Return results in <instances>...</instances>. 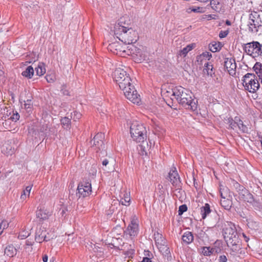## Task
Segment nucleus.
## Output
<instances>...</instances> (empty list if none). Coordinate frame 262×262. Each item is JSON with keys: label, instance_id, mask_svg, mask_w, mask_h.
Wrapping results in <instances>:
<instances>
[{"label": "nucleus", "instance_id": "39", "mask_svg": "<svg viewBox=\"0 0 262 262\" xmlns=\"http://www.w3.org/2000/svg\"><path fill=\"white\" fill-rule=\"evenodd\" d=\"M121 239L120 238H113L112 241L111 243H109L108 244L110 245L113 246L114 248H117L119 250L121 249V248L119 247V245L117 243V242H120V241H121Z\"/></svg>", "mask_w": 262, "mask_h": 262}, {"label": "nucleus", "instance_id": "21", "mask_svg": "<svg viewBox=\"0 0 262 262\" xmlns=\"http://www.w3.org/2000/svg\"><path fill=\"white\" fill-rule=\"evenodd\" d=\"M17 250L13 245H8L4 251V253L9 257H12L16 254Z\"/></svg>", "mask_w": 262, "mask_h": 262}, {"label": "nucleus", "instance_id": "54", "mask_svg": "<svg viewBox=\"0 0 262 262\" xmlns=\"http://www.w3.org/2000/svg\"><path fill=\"white\" fill-rule=\"evenodd\" d=\"M1 224L2 225V230L7 228L8 227V223L6 221H2L0 220Z\"/></svg>", "mask_w": 262, "mask_h": 262}, {"label": "nucleus", "instance_id": "48", "mask_svg": "<svg viewBox=\"0 0 262 262\" xmlns=\"http://www.w3.org/2000/svg\"><path fill=\"white\" fill-rule=\"evenodd\" d=\"M210 4L213 9L216 10L217 8L216 5H219V2L216 0H212L210 1Z\"/></svg>", "mask_w": 262, "mask_h": 262}, {"label": "nucleus", "instance_id": "7", "mask_svg": "<svg viewBox=\"0 0 262 262\" xmlns=\"http://www.w3.org/2000/svg\"><path fill=\"white\" fill-rule=\"evenodd\" d=\"M261 26L262 21L258 13L254 11L250 13L248 24L249 31L251 32L256 33Z\"/></svg>", "mask_w": 262, "mask_h": 262}, {"label": "nucleus", "instance_id": "24", "mask_svg": "<svg viewBox=\"0 0 262 262\" xmlns=\"http://www.w3.org/2000/svg\"><path fill=\"white\" fill-rule=\"evenodd\" d=\"M253 69L257 74L259 79L261 80L262 84V63L260 62H256L253 67Z\"/></svg>", "mask_w": 262, "mask_h": 262}, {"label": "nucleus", "instance_id": "11", "mask_svg": "<svg viewBox=\"0 0 262 262\" xmlns=\"http://www.w3.org/2000/svg\"><path fill=\"white\" fill-rule=\"evenodd\" d=\"M154 237L156 245L161 252L166 254L169 252V248L166 245V241L161 234L158 232H155Z\"/></svg>", "mask_w": 262, "mask_h": 262}, {"label": "nucleus", "instance_id": "35", "mask_svg": "<svg viewBox=\"0 0 262 262\" xmlns=\"http://www.w3.org/2000/svg\"><path fill=\"white\" fill-rule=\"evenodd\" d=\"M141 144L140 145H139V147H138V150H139V152L140 154V155H147V150H146V147L145 146V143H144V141L143 142H141Z\"/></svg>", "mask_w": 262, "mask_h": 262}, {"label": "nucleus", "instance_id": "60", "mask_svg": "<svg viewBox=\"0 0 262 262\" xmlns=\"http://www.w3.org/2000/svg\"><path fill=\"white\" fill-rule=\"evenodd\" d=\"M259 138H260V143H261V149H262V137H259Z\"/></svg>", "mask_w": 262, "mask_h": 262}, {"label": "nucleus", "instance_id": "51", "mask_svg": "<svg viewBox=\"0 0 262 262\" xmlns=\"http://www.w3.org/2000/svg\"><path fill=\"white\" fill-rule=\"evenodd\" d=\"M29 235V233L28 232H25L24 231L19 233L18 235V237L21 239H24L27 238Z\"/></svg>", "mask_w": 262, "mask_h": 262}, {"label": "nucleus", "instance_id": "16", "mask_svg": "<svg viewBox=\"0 0 262 262\" xmlns=\"http://www.w3.org/2000/svg\"><path fill=\"white\" fill-rule=\"evenodd\" d=\"M47 232L44 228H41L37 229L36 231L35 240L36 242L41 243L43 241H49L50 238L47 236Z\"/></svg>", "mask_w": 262, "mask_h": 262}, {"label": "nucleus", "instance_id": "34", "mask_svg": "<svg viewBox=\"0 0 262 262\" xmlns=\"http://www.w3.org/2000/svg\"><path fill=\"white\" fill-rule=\"evenodd\" d=\"M130 199V197L128 196L127 193L124 194V198L121 199L119 203L123 205L128 206L129 205Z\"/></svg>", "mask_w": 262, "mask_h": 262}, {"label": "nucleus", "instance_id": "28", "mask_svg": "<svg viewBox=\"0 0 262 262\" xmlns=\"http://www.w3.org/2000/svg\"><path fill=\"white\" fill-rule=\"evenodd\" d=\"M108 49L116 54H118V51H121L120 46L118 42H113L109 44Z\"/></svg>", "mask_w": 262, "mask_h": 262}, {"label": "nucleus", "instance_id": "19", "mask_svg": "<svg viewBox=\"0 0 262 262\" xmlns=\"http://www.w3.org/2000/svg\"><path fill=\"white\" fill-rule=\"evenodd\" d=\"M33 242L29 240L26 241L23 251L24 255H30L34 253L35 250L33 248Z\"/></svg>", "mask_w": 262, "mask_h": 262}, {"label": "nucleus", "instance_id": "4", "mask_svg": "<svg viewBox=\"0 0 262 262\" xmlns=\"http://www.w3.org/2000/svg\"><path fill=\"white\" fill-rule=\"evenodd\" d=\"M130 133L133 140L136 142H143L146 139L145 127L139 121H133L130 126Z\"/></svg>", "mask_w": 262, "mask_h": 262}, {"label": "nucleus", "instance_id": "44", "mask_svg": "<svg viewBox=\"0 0 262 262\" xmlns=\"http://www.w3.org/2000/svg\"><path fill=\"white\" fill-rule=\"evenodd\" d=\"M212 57L211 53L208 52L203 53L201 55L200 57L205 59L209 60Z\"/></svg>", "mask_w": 262, "mask_h": 262}, {"label": "nucleus", "instance_id": "8", "mask_svg": "<svg viewBox=\"0 0 262 262\" xmlns=\"http://www.w3.org/2000/svg\"><path fill=\"white\" fill-rule=\"evenodd\" d=\"M188 92L190 91L182 86H176L171 89V92L167 91V93L171 94V99L173 101L176 100L178 103L182 100L185 97L187 96Z\"/></svg>", "mask_w": 262, "mask_h": 262}, {"label": "nucleus", "instance_id": "40", "mask_svg": "<svg viewBox=\"0 0 262 262\" xmlns=\"http://www.w3.org/2000/svg\"><path fill=\"white\" fill-rule=\"evenodd\" d=\"M212 250L210 247H204L202 248V252L205 256H210L212 253Z\"/></svg>", "mask_w": 262, "mask_h": 262}, {"label": "nucleus", "instance_id": "10", "mask_svg": "<svg viewBox=\"0 0 262 262\" xmlns=\"http://www.w3.org/2000/svg\"><path fill=\"white\" fill-rule=\"evenodd\" d=\"M91 192V183L89 181H83L78 184L76 194L78 198H85L89 196Z\"/></svg>", "mask_w": 262, "mask_h": 262}, {"label": "nucleus", "instance_id": "61", "mask_svg": "<svg viewBox=\"0 0 262 262\" xmlns=\"http://www.w3.org/2000/svg\"><path fill=\"white\" fill-rule=\"evenodd\" d=\"M77 115H78V116H77V118H79L80 117L81 114H79H79H78V113H77Z\"/></svg>", "mask_w": 262, "mask_h": 262}, {"label": "nucleus", "instance_id": "57", "mask_svg": "<svg viewBox=\"0 0 262 262\" xmlns=\"http://www.w3.org/2000/svg\"><path fill=\"white\" fill-rule=\"evenodd\" d=\"M48 259V256L47 255L45 254L42 257V260L43 262H47Z\"/></svg>", "mask_w": 262, "mask_h": 262}, {"label": "nucleus", "instance_id": "38", "mask_svg": "<svg viewBox=\"0 0 262 262\" xmlns=\"http://www.w3.org/2000/svg\"><path fill=\"white\" fill-rule=\"evenodd\" d=\"M238 121L232 119H228V123L229 124V127L233 129H234L236 126L238 127Z\"/></svg>", "mask_w": 262, "mask_h": 262}, {"label": "nucleus", "instance_id": "36", "mask_svg": "<svg viewBox=\"0 0 262 262\" xmlns=\"http://www.w3.org/2000/svg\"><path fill=\"white\" fill-rule=\"evenodd\" d=\"M31 188V186H28L26 187L25 190L23 191V193L21 194L20 196V199L21 200H25L26 198L27 195H29Z\"/></svg>", "mask_w": 262, "mask_h": 262}, {"label": "nucleus", "instance_id": "30", "mask_svg": "<svg viewBox=\"0 0 262 262\" xmlns=\"http://www.w3.org/2000/svg\"><path fill=\"white\" fill-rule=\"evenodd\" d=\"M209 47L210 50L212 52H216L219 51L222 48L220 42L216 43L215 42H212L210 43Z\"/></svg>", "mask_w": 262, "mask_h": 262}, {"label": "nucleus", "instance_id": "20", "mask_svg": "<svg viewBox=\"0 0 262 262\" xmlns=\"http://www.w3.org/2000/svg\"><path fill=\"white\" fill-rule=\"evenodd\" d=\"M123 250V254L128 257H131L134 254V250L131 247V245L123 243L121 249Z\"/></svg>", "mask_w": 262, "mask_h": 262}, {"label": "nucleus", "instance_id": "13", "mask_svg": "<svg viewBox=\"0 0 262 262\" xmlns=\"http://www.w3.org/2000/svg\"><path fill=\"white\" fill-rule=\"evenodd\" d=\"M238 194L239 199L248 203L253 202V196L243 186L239 185Z\"/></svg>", "mask_w": 262, "mask_h": 262}, {"label": "nucleus", "instance_id": "9", "mask_svg": "<svg viewBox=\"0 0 262 262\" xmlns=\"http://www.w3.org/2000/svg\"><path fill=\"white\" fill-rule=\"evenodd\" d=\"M192 97L193 95L190 91V92H188L187 96L185 97L179 103L186 109L193 112L195 111L198 108V101Z\"/></svg>", "mask_w": 262, "mask_h": 262}, {"label": "nucleus", "instance_id": "3", "mask_svg": "<svg viewBox=\"0 0 262 262\" xmlns=\"http://www.w3.org/2000/svg\"><path fill=\"white\" fill-rule=\"evenodd\" d=\"M223 235L228 247H232L233 251L240 248L239 239L235 225L228 223L223 229Z\"/></svg>", "mask_w": 262, "mask_h": 262}, {"label": "nucleus", "instance_id": "22", "mask_svg": "<svg viewBox=\"0 0 262 262\" xmlns=\"http://www.w3.org/2000/svg\"><path fill=\"white\" fill-rule=\"evenodd\" d=\"M183 242L186 244H189L193 241V236L191 232H185L182 237Z\"/></svg>", "mask_w": 262, "mask_h": 262}, {"label": "nucleus", "instance_id": "17", "mask_svg": "<svg viewBox=\"0 0 262 262\" xmlns=\"http://www.w3.org/2000/svg\"><path fill=\"white\" fill-rule=\"evenodd\" d=\"M138 232V224L136 220L131 221V223L128 226L125 233L130 237L136 236Z\"/></svg>", "mask_w": 262, "mask_h": 262}, {"label": "nucleus", "instance_id": "41", "mask_svg": "<svg viewBox=\"0 0 262 262\" xmlns=\"http://www.w3.org/2000/svg\"><path fill=\"white\" fill-rule=\"evenodd\" d=\"M109 161L108 159H104L102 160V169L104 170H105V171H108L110 170L109 167H107V165H108L109 164Z\"/></svg>", "mask_w": 262, "mask_h": 262}, {"label": "nucleus", "instance_id": "18", "mask_svg": "<svg viewBox=\"0 0 262 262\" xmlns=\"http://www.w3.org/2000/svg\"><path fill=\"white\" fill-rule=\"evenodd\" d=\"M227 196L226 194L224 195L223 192H221L222 200H221V205L225 209L229 210L232 206V203L230 200L226 199Z\"/></svg>", "mask_w": 262, "mask_h": 262}, {"label": "nucleus", "instance_id": "42", "mask_svg": "<svg viewBox=\"0 0 262 262\" xmlns=\"http://www.w3.org/2000/svg\"><path fill=\"white\" fill-rule=\"evenodd\" d=\"M187 210V206L186 204L181 205L179 208L178 213L179 215H182L184 212Z\"/></svg>", "mask_w": 262, "mask_h": 262}, {"label": "nucleus", "instance_id": "56", "mask_svg": "<svg viewBox=\"0 0 262 262\" xmlns=\"http://www.w3.org/2000/svg\"><path fill=\"white\" fill-rule=\"evenodd\" d=\"M140 262H151L150 258L145 257L143 258L142 260Z\"/></svg>", "mask_w": 262, "mask_h": 262}, {"label": "nucleus", "instance_id": "53", "mask_svg": "<svg viewBox=\"0 0 262 262\" xmlns=\"http://www.w3.org/2000/svg\"><path fill=\"white\" fill-rule=\"evenodd\" d=\"M220 262H226L227 258L225 255H220L219 259Z\"/></svg>", "mask_w": 262, "mask_h": 262}, {"label": "nucleus", "instance_id": "49", "mask_svg": "<svg viewBox=\"0 0 262 262\" xmlns=\"http://www.w3.org/2000/svg\"><path fill=\"white\" fill-rule=\"evenodd\" d=\"M249 203L251 204L255 208H260L261 206L260 203L257 201H255L254 199L253 202Z\"/></svg>", "mask_w": 262, "mask_h": 262}, {"label": "nucleus", "instance_id": "46", "mask_svg": "<svg viewBox=\"0 0 262 262\" xmlns=\"http://www.w3.org/2000/svg\"><path fill=\"white\" fill-rule=\"evenodd\" d=\"M222 191L223 192V193H224V195H225V194H226V196H227L228 191V188L225 187V186H224L222 185H220V193L221 195Z\"/></svg>", "mask_w": 262, "mask_h": 262}, {"label": "nucleus", "instance_id": "29", "mask_svg": "<svg viewBox=\"0 0 262 262\" xmlns=\"http://www.w3.org/2000/svg\"><path fill=\"white\" fill-rule=\"evenodd\" d=\"M186 12L188 13L191 12L203 13L205 12L204 9L203 7H190L186 9Z\"/></svg>", "mask_w": 262, "mask_h": 262}, {"label": "nucleus", "instance_id": "23", "mask_svg": "<svg viewBox=\"0 0 262 262\" xmlns=\"http://www.w3.org/2000/svg\"><path fill=\"white\" fill-rule=\"evenodd\" d=\"M200 212L202 219H205L211 212L210 205L208 203H206L204 206L201 207Z\"/></svg>", "mask_w": 262, "mask_h": 262}, {"label": "nucleus", "instance_id": "55", "mask_svg": "<svg viewBox=\"0 0 262 262\" xmlns=\"http://www.w3.org/2000/svg\"><path fill=\"white\" fill-rule=\"evenodd\" d=\"M139 53L140 58L139 59H137V60L138 62H141L142 60L144 59L145 56L142 53H140V52Z\"/></svg>", "mask_w": 262, "mask_h": 262}, {"label": "nucleus", "instance_id": "26", "mask_svg": "<svg viewBox=\"0 0 262 262\" xmlns=\"http://www.w3.org/2000/svg\"><path fill=\"white\" fill-rule=\"evenodd\" d=\"M50 214L49 212H46L45 210L39 209L36 211L37 218L41 220H46L48 219Z\"/></svg>", "mask_w": 262, "mask_h": 262}, {"label": "nucleus", "instance_id": "33", "mask_svg": "<svg viewBox=\"0 0 262 262\" xmlns=\"http://www.w3.org/2000/svg\"><path fill=\"white\" fill-rule=\"evenodd\" d=\"M193 48V45H188L180 51L179 55L181 56L185 57L189 51H191Z\"/></svg>", "mask_w": 262, "mask_h": 262}, {"label": "nucleus", "instance_id": "6", "mask_svg": "<svg viewBox=\"0 0 262 262\" xmlns=\"http://www.w3.org/2000/svg\"><path fill=\"white\" fill-rule=\"evenodd\" d=\"M243 49L247 55L253 58L258 57L262 54V45L256 41L244 44Z\"/></svg>", "mask_w": 262, "mask_h": 262}, {"label": "nucleus", "instance_id": "45", "mask_svg": "<svg viewBox=\"0 0 262 262\" xmlns=\"http://www.w3.org/2000/svg\"><path fill=\"white\" fill-rule=\"evenodd\" d=\"M60 91L63 95H69V90L67 89L66 85L63 84L61 86Z\"/></svg>", "mask_w": 262, "mask_h": 262}, {"label": "nucleus", "instance_id": "58", "mask_svg": "<svg viewBox=\"0 0 262 262\" xmlns=\"http://www.w3.org/2000/svg\"><path fill=\"white\" fill-rule=\"evenodd\" d=\"M97 170L95 168H93V169H92V172H90V173H92V175H95L96 174Z\"/></svg>", "mask_w": 262, "mask_h": 262}, {"label": "nucleus", "instance_id": "31", "mask_svg": "<svg viewBox=\"0 0 262 262\" xmlns=\"http://www.w3.org/2000/svg\"><path fill=\"white\" fill-rule=\"evenodd\" d=\"M36 74L39 76L43 75L46 73V69L42 63H39L35 68Z\"/></svg>", "mask_w": 262, "mask_h": 262}, {"label": "nucleus", "instance_id": "43", "mask_svg": "<svg viewBox=\"0 0 262 262\" xmlns=\"http://www.w3.org/2000/svg\"><path fill=\"white\" fill-rule=\"evenodd\" d=\"M24 102H25L24 106H25V109H26V110L30 109V110H31V109L33 106V104L32 103L31 100L28 99L26 101H24Z\"/></svg>", "mask_w": 262, "mask_h": 262}, {"label": "nucleus", "instance_id": "12", "mask_svg": "<svg viewBox=\"0 0 262 262\" xmlns=\"http://www.w3.org/2000/svg\"><path fill=\"white\" fill-rule=\"evenodd\" d=\"M104 134L102 133H98L91 141V143L93 146L95 147L96 149H98L97 151L104 149L105 145L104 143Z\"/></svg>", "mask_w": 262, "mask_h": 262}, {"label": "nucleus", "instance_id": "2", "mask_svg": "<svg viewBox=\"0 0 262 262\" xmlns=\"http://www.w3.org/2000/svg\"><path fill=\"white\" fill-rule=\"evenodd\" d=\"M126 17H122L114 26V34L120 40L125 44L136 42L138 39V33L125 22Z\"/></svg>", "mask_w": 262, "mask_h": 262}, {"label": "nucleus", "instance_id": "27", "mask_svg": "<svg viewBox=\"0 0 262 262\" xmlns=\"http://www.w3.org/2000/svg\"><path fill=\"white\" fill-rule=\"evenodd\" d=\"M235 119L238 121V127L239 129L243 133H249L248 127L244 124L243 121L237 117H235Z\"/></svg>", "mask_w": 262, "mask_h": 262}, {"label": "nucleus", "instance_id": "15", "mask_svg": "<svg viewBox=\"0 0 262 262\" xmlns=\"http://www.w3.org/2000/svg\"><path fill=\"white\" fill-rule=\"evenodd\" d=\"M224 67L230 75L235 74L236 64L235 61L232 58H226L224 61Z\"/></svg>", "mask_w": 262, "mask_h": 262}, {"label": "nucleus", "instance_id": "5", "mask_svg": "<svg viewBox=\"0 0 262 262\" xmlns=\"http://www.w3.org/2000/svg\"><path fill=\"white\" fill-rule=\"evenodd\" d=\"M242 80L245 89L250 93L256 92L259 88V82L253 73H247L243 77Z\"/></svg>", "mask_w": 262, "mask_h": 262}, {"label": "nucleus", "instance_id": "25", "mask_svg": "<svg viewBox=\"0 0 262 262\" xmlns=\"http://www.w3.org/2000/svg\"><path fill=\"white\" fill-rule=\"evenodd\" d=\"M34 73V70L32 66H29L21 73V75L28 79H31L33 77Z\"/></svg>", "mask_w": 262, "mask_h": 262}, {"label": "nucleus", "instance_id": "32", "mask_svg": "<svg viewBox=\"0 0 262 262\" xmlns=\"http://www.w3.org/2000/svg\"><path fill=\"white\" fill-rule=\"evenodd\" d=\"M204 72L207 73V75L211 76L214 73L213 72V66L208 62L204 63Z\"/></svg>", "mask_w": 262, "mask_h": 262}, {"label": "nucleus", "instance_id": "14", "mask_svg": "<svg viewBox=\"0 0 262 262\" xmlns=\"http://www.w3.org/2000/svg\"><path fill=\"white\" fill-rule=\"evenodd\" d=\"M168 177L170 182L173 186L176 187L180 186V178L176 167H173L170 169L168 173Z\"/></svg>", "mask_w": 262, "mask_h": 262}, {"label": "nucleus", "instance_id": "50", "mask_svg": "<svg viewBox=\"0 0 262 262\" xmlns=\"http://www.w3.org/2000/svg\"><path fill=\"white\" fill-rule=\"evenodd\" d=\"M228 31L226 30V31H221L220 33H219V37L221 38H224L225 37H226L227 36V35L228 34Z\"/></svg>", "mask_w": 262, "mask_h": 262}, {"label": "nucleus", "instance_id": "37", "mask_svg": "<svg viewBox=\"0 0 262 262\" xmlns=\"http://www.w3.org/2000/svg\"><path fill=\"white\" fill-rule=\"evenodd\" d=\"M61 123L63 126H66V128H68L70 127V123H71V119L69 118L68 117H65L63 118H62L61 119Z\"/></svg>", "mask_w": 262, "mask_h": 262}, {"label": "nucleus", "instance_id": "1", "mask_svg": "<svg viewBox=\"0 0 262 262\" xmlns=\"http://www.w3.org/2000/svg\"><path fill=\"white\" fill-rule=\"evenodd\" d=\"M114 80L123 91L126 98L133 103L139 104L140 96L137 93L128 74L123 69L118 68L113 72Z\"/></svg>", "mask_w": 262, "mask_h": 262}, {"label": "nucleus", "instance_id": "52", "mask_svg": "<svg viewBox=\"0 0 262 262\" xmlns=\"http://www.w3.org/2000/svg\"><path fill=\"white\" fill-rule=\"evenodd\" d=\"M46 78L47 82L49 83H52V82H54V81H55L54 77H53V76H52L51 75H47L46 76Z\"/></svg>", "mask_w": 262, "mask_h": 262}, {"label": "nucleus", "instance_id": "59", "mask_svg": "<svg viewBox=\"0 0 262 262\" xmlns=\"http://www.w3.org/2000/svg\"><path fill=\"white\" fill-rule=\"evenodd\" d=\"M226 24L228 26H230V25H231V22L229 20H227L226 21Z\"/></svg>", "mask_w": 262, "mask_h": 262}, {"label": "nucleus", "instance_id": "47", "mask_svg": "<svg viewBox=\"0 0 262 262\" xmlns=\"http://www.w3.org/2000/svg\"><path fill=\"white\" fill-rule=\"evenodd\" d=\"M10 118L12 121L16 122L19 119V115L17 112H15V113L13 112V114Z\"/></svg>", "mask_w": 262, "mask_h": 262}]
</instances>
